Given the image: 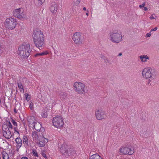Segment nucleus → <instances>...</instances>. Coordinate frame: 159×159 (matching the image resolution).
Segmentation results:
<instances>
[{"mask_svg":"<svg viewBox=\"0 0 159 159\" xmlns=\"http://www.w3.org/2000/svg\"><path fill=\"white\" fill-rule=\"evenodd\" d=\"M151 32H149V33H147L146 35V36L147 37H149L151 36Z\"/></svg>","mask_w":159,"mask_h":159,"instance_id":"obj_41","label":"nucleus"},{"mask_svg":"<svg viewBox=\"0 0 159 159\" xmlns=\"http://www.w3.org/2000/svg\"><path fill=\"white\" fill-rule=\"evenodd\" d=\"M58 9V5L55 2H52L50 9L51 11L53 13H55L57 12Z\"/></svg>","mask_w":159,"mask_h":159,"instance_id":"obj_13","label":"nucleus"},{"mask_svg":"<svg viewBox=\"0 0 159 159\" xmlns=\"http://www.w3.org/2000/svg\"><path fill=\"white\" fill-rule=\"evenodd\" d=\"M42 155L45 158H47V157H46V154L45 153H42Z\"/></svg>","mask_w":159,"mask_h":159,"instance_id":"obj_43","label":"nucleus"},{"mask_svg":"<svg viewBox=\"0 0 159 159\" xmlns=\"http://www.w3.org/2000/svg\"><path fill=\"white\" fill-rule=\"evenodd\" d=\"M157 75L155 70L151 68H144L142 71V75L144 78L146 79L151 78L154 79Z\"/></svg>","mask_w":159,"mask_h":159,"instance_id":"obj_3","label":"nucleus"},{"mask_svg":"<svg viewBox=\"0 0 159 159\" xmlns=\"http://www.w3.org/2000/svg\"><path fill=\"white\" fill-rule=\"evenodd\" d=\"M74 87L75 88L76 92L79 93H87L88 90L85 89V85L80 82H75L74 85Z\"/></svg>","mask_w":159,"mask_h":159,"instance_id":"obj_9","label":"nucleus"},{"mask_svg":"<svg viewBox=\"0 0 159 159\" xmlns=\"http://www.w3.org/2000/svg\"><path fill=\"white\" fill-rule=\"evenodd\" d=\"M157 27H156L154 29H152L151 30V31H155L157 30Z\"/></svg>","mask_w":159,"mask_h":159,"instance_id":"obj_39","label":"nucleus"},{"mask_svg":"<svg viewBox=\"0 0 159 159\" xmlns=\"http://www.w3.org/2000/svg\"><path fill=\"white\" fill-rule=\"evenodd\" d=\"M83 10H84V11H85L86 10V8L85 7H84L83 8Z\"/></svg>","mask_w":159,"mask_h":159,"instance_id":"obj_51","label":"nucleus"},{"mask_svg":"<svg viewBox=\"0 0 159 159\" xmlns=\"http://www.w3.org/2000/svg\"><path fill=\"white\" fill-rule=\"evenodd\" d=\"M15 140L17 143L16 148L17 151H18L19 149L22 146V140L19 136L15 139Z\"/></svg>","mask_w":159,"mask_h":159,"instance_id":"obj_15","label":"nucleus"},{"mask_svg":"<svg viewBox=\"0 0 159 159\" xmlns=\"http://www.w3.org/2000/svg\"><path fill=\"white\" fill-rule=\"evenodd\" d=\"M122 55V53L121 52H120V53H119L118 55V56H121V55Z\"/></svg>","mask_w":159,"mask_h":159,"instance_id":"obj_50","label":"nucleus"},{"mask_svg":"<svg viewBox=\"0 0 159 159\" xmlns=\"http://www.w3.org/2000/svg\"><path fill=\"white\" fill-rule=\"evenodd\" d=\"M72 39L76 44H80L84 41V38L80 32H76L73 35Z\"/></svg>","mask_w":159,"mask_h":159,"instance_id":"obj_7","label":"nucleus"},{"mask_svg":"<svg viewBox=\"0 0 159 159\" xmlns=\"http://www.w3.org/2000/svg\"><path fill=\"white\" fill-rule=\"evenodd\" d=\"M149 18L151 20L154 19H155V18L152 16H152L149 17Z\"/></svg>","mask_w":159,"mask_h":159,"instance_id":"obj_45","label":"nucleus"},{"mask_svg":"<svg viewBox=\"0 0 159 159\" xmlns=\"http://www.w3.org/2000/svg\"><path fill=\"white\" fill-rule=\"evenodd\" d=\"M140 58L141 59V61L143 62L147 61V59H149V57L147 55H143V56H140Z\"/></svg>","mask_w":159,"mask_h":159,"instance_id":"obj_20","label":"nucleus"},{"mask_svg":"<svg viewBox=\"0 0 159 159\" xmlns=\"http://www.w3.org/2000/svg\"><path fill=\"white\" fill-rule=\"evenodd\" d=\"M2 158L3 159H8L9 158L8 155L7 153L3 154Z\"/></svg>","mask_w":159,"mask_h":159,"instance_id":"obj_30","label":"nucleus"},{"mask_svg":"<svg viewBox=\"0 0 159 159\" xmlns=\"http://www.w3.org/2000/svg\"><path fill=\"white\" fill-rule=\"evenodd\" d=\"M2 129L3 132L11 131L10 130L9 128H7V125H6L5 124H3L2 126Z\"/></svg>","mask_w":159,"mask_h":159,"instance_id":"obj_22","label":"nucleus"},{"mask_svg":"<svg viewBox=\"0 0 159 159\" xmlns=\"http://www.w3.org/2000/svg\"><path fill=\"white\" fill-rule=\"evenodd\" d=\"M21 159H28V158L25 157H22Z\"/></svg>","mask_w":159,"mask_h":159,"instance_id":"obj_46","label":"nucleus"},{"mask_svg":"<svg viewBox=\"0 0 159 159\" xmlns=\"http://www.w3.org/2000/svg\"><path fill=\"white\" fill-rule=\"evenodd\" d=\"M120 152L123 154L131 155L133 154L134 152V149L130 148L128 147H124L120 149Z\"/></svg>","mask_w":159,"mask_h":159,"instance_id":"obj_11","label":"nucleus"},{"mask_svg":"<svg viewBox=\"0 0 159 159\" xmlns=\"http://www.w3.org/2000/svg\"><path fill=\"white\" fill-rule=\"evenodd\" d=\"M11 122L14 125H15L16 126L17 125V122L15 120H14L13 119H11Z\"/></svg>","mask_w":159,"mask_h":159,"instance_id":"obj_31","label":"nucleus"},{"mask_svg":"<svg viewBox=\"0 0 159 159\" xmlns=\"http://www.w3.org/2000/svg\"><path fill=\"white\" fill-rule=\"evenodd\" d=\"M28 121L30 124L33 125V127L35 128V125L37 124L36 121V120L34 116H30L28 119Z\"/></svg>","mask_w":159,"mask_h":159,"instance_id":"obj_16","label":"nucleus"},{"mask_svg":"<svg viewBox=\"0 0 159 159\" xmlns=\"http://www.w3.org/2000/svg\"><path fill=\"white\" fill-rule=\"evenodd\" d=\"M60 151L61 153L66 157L75 153V151L73 149L69 148L68 146L65 143L61 145Z\"/></svg>","mask_w":159,"mask_h":159,"instance_id":"obj_4","label":"nucleus"},{"mask_svg":"<svg viewBox=\"0 0 159 159\" xmlns=\"http://www.w3.org/2000/svg\"><path fill=\"white\" fill-rule=\"evenodd\" d=\"M52 123L53 125L57 128L62 127L64 125L63 119L61 116H59L53 118Z\"/></svg>","mask_w":159,"mask_h":159,"instance_id":"obj_8","label":"nucleus"},{"mask_svg":"<svg viewBox=\"0 0 159 159\" xmlns=\"http://www.w3.org/2000/svg\"><path fill=\"white\" fill-rule=\"evenodd\" d=\"M3 136L7 139H10L12 136L11 131L3 132Z\"/></svg>","mask_w":159,"mask_h":159,"instance_id":"obj_18","label":"nucleus"},{"mask_svg":"<svg viewBox=\"0 0 159 159\" xmlns=\"http://www.w3.org/2000/svg\"><path fill=\"white\" fill-rule=\"evenodd\" d=\"M23 123H24V124H25V122H23Z\"/></svg>","mask_w":159,"mask_h":159,"instance_id":"obj_53","label":"nucleus"},{"mask_svg":"<svg viewBox=\"0 0 159 159\" xmlns=\"http://www.w3.org/2000/svg\"><path fill=\"white\" fill-rule=\"evenodd\" d=\"M17 22L14 19L11 17L7 18L5 23L6 28L12 30L15 28Z\"/></svg>","mask_w":159,"mask_h":159,"instance_id":"obj_6","label":"nucleus"},{"mask_svg":"<svg viewBox=\"0 0 159 159\" xmlns=\"http://www.w3.org/2000/svg\"><path fill=\"white\" fill-rule=\"evenodd\" d=\"M42 139H41L42 140H41L40 139L39 140V145L40 147H43L45 145V142Z\"/></svg>","mask_w":159,"mask_h":159,"instance_id":"obj_25","label":"nucleus"},{"mask_svg":"<svg viewBox=\"0 0 159 159\" xmlns=\"http://www.w3.org/2000/svg\"><path fill=\"white\" fill-rule=\"evenodd\" d=\"M40 56H41L40 53H37L34 55V56L35 57H39Z\"/></svg>","mask_w":159,"mask_h":159,"instance_id":"obj_40","label":"nucleus"},{"mask_svg":"<svg viewBox=\"0 0 159 159\" xmlns=\"http://www.w3.org/2000/svg\"><path fill=\"white\" fill-rule=\"evenodd\" d=\"M19 89H20V92L24 91L22 83L20 82L17 83Z\"/></svg>","mask_w":159,"mask_h":159,"instance_id":"obj_26","label":"nucleus"},{"mask_svg":"<svg viewBox=\"0 0 159 159\" xmlns=\"http://www.w3.org/2000/svg\"><path fill=\"white\" fill-rule=\"evenodd\" d=\"M14 112L15 113H17V111L16 110V109L15 108H14Z\"/></svg>","mask_w":159,"mask_h":159,"instance_id":"obj_47","label":"nucleus"},{"mask_svg":"<svg viewBox=\"0 0 159 159\" xmlns=\"http://www.w3.org/2000/svg\"><path fill=\"white\" fill-rule=\"evenodd\" d=\"M32 134V136L34 138H35V139H37L38 140H39L41 138H42L43 139H46L48 141V139H47L45 138L43 136H41L39 134V133L38 132H33Z\"/></svg>","mask_w":159,"mask_h":159,"instance_id":"obj_14","label":"nucleus"},{"mask_svg":"<svg viewBox=\"0 0 159 159\" xmlns=\"http://www.w3.org/2000/svg\"><path fill=\"white\" fill-rule=\"evenodd\" d=\"M3 51V48L2 47V46L0 44V54L2 53Z\"/></svg>","mask_w":159,"mask_h":159,"instance_id":"obj_34","label":"nucleus"},{"mask_svg":"<svg viewBox=\"0 0 159 159\" xmlns=\"http://www.w3.org/2000/svg\"><path fill=\"white\" fill-rule=\"evenodd\" d=\"M80 1V0H73V2L72 3V5H73V6L72 7V8H74L75 6H76L77 5H78Z\"/></svg>","mask_w":159,"mask_h":159,"instance_id":"obj_21","label":"nucleus"},{"mask_svg":"<svg viewBox=\"0 0 159 159\" xmlns=\"http://www.w3.org/2000/svg\"><path fill=\"white\" fill-rule=\"evenodd\" d=\"M109 34L110 40L112 42L118 43L122 41V37L121 34L113 31L109 33Z\"/></svg>","mask_w":159,"mask_h":159,"instance_id":"obj_5","label":"nucleus"},{"mask_svg":"<svg viewBox=\"0 0 159 159\" xmlns=\"http://www.w3.org/2000/svg\"><path fill=\"white\" fill-rule=\"evenodd\" d=\"M3 105L5 106V109H6V110H7L8 108V106L7 105H6V104H5V102H4V103H3Z\"/></svg>","mask_w":159,"mask_h":159,"instance_id":"obj_44","label":"nucleus"},{"mask_svg":"<svg viewBox=\"0 0 159 159\" xmlns=\"http://www.w3.org/2000/svg\"><path fill=\"white\" fill-rule=\"evenodd\" d=\"M104 60V62L105 63H107L108 62L109 63V61L108 59L106 57V58H105Z\"/></svg>","mask_w":159,"mask_h":159,"instance_id":"obj_36","label":"nucleus"},{"mask_svg":"<svg viewBox=\"0 0 159 159\" xmlns=\"http://www.w3.org/2000/svg\"><path fill=\"white\" fill-rule=\"evenodd\" d=\"M29 107L30 109L32 110L33 108V105L31 104V103H30Z\"/></svg>","mask_w":159,"mask_h":159,"instance_id":"obj_38","label":"nucleus"},{"mask_svg":"<svg viewBox=\"0 0 159 159\" xmlns=\"http://www.w3.org/2000/svg\"><path fill=\"white\" fill-rule=\"evenodd\" d=\"M100 57L101 58H102L103 59H105L106 57L104 55L102 54H101Z\"/></svg>","mask_w":159,"mask_h":159,"instance_id":"obj_37","label":"nucleus"},{"mask_svg":"<svg viewBox=\"0 0 159 159\" xmlns=\"http://www.w3.org/2000/svg\"><path fill=\"white\" fill-rule=\"evenodd\" d=\"M48 113L47 111H44L42 113L41 116L43 117L46 118L48 116Z\"/></svg>","mask_w":159,"mask_h":159,"instance_id":"obj_28","label":"nucleus"},{"mask_svg":"<svg viewBox=\"0 0 159 159\" xmlns=\"http://www.w3.org/2000/svg\"><path fill=\"white\" fill-rule=\"evenodd\" d=\"M14 129L15 131L16 132L19 134V135L20 134H19V132L18 131L16 130V128L14 127Z\"/></svg>","mask_w":159,"mask_h":159,"instance_id":"obj_42","label":"nucleus"},{"mask_svg":"<svg viewBox=\"0 0 159 159\" xmlns=\"http://www.w3.org/2000/svg\"><path fill=\"white\" fill-rule=\"evenodd\" d=\"M34 129H35L36 130V129H35V128H34ZM37 130H38V129H37Z\"/></svg>","mask_w":159,"mask_h":159,"instance_id":"obj_54","label":"nucleus"},{"mask_svg":"<svg viewBox=\"0 0 159 159\" xmlns=\"http://www.w3.org/2000/svg\"><path fill=\"white\" fill-rule=\"evenodd\" d=\"M30 45L25 43L20 45L18 48V54L22 59H26L31 52L30 50Z\"/></svg>","mask_w":159,"mask_h":159,"instance_id":"obj_2","label":"nucleus"},{"mask_svg":"<svg viewBox=\"0 0 159 159\" xmlns=\"http://www.w3.org/2000/svg\"><path fill=\"white\" fill-rule=\"evenodd\" d=\"M34 42L38 48L43 47L45 44L44 35L38 28L34 29L32 35Z\"/></svg>","mask_w":159,"mask_h":159,"instance_id":"obj_1","label":"nucleus"},{"mask_svg":"<svg viewBox=\"0 0 159 159\" xmlns=\"http://www.w3.org/2000/svg\"><path fill=\"white\" fill-rule=\"evenodd\" d=\"M20 8L16 9L14 12L13 15L15 17L21 19H23L25 17V16L23 14L20 13Z\"/></svg>","mask_w":159,"mask_h":159,"instance_id":"obj_12","label":"nucleus"},{"mask_svg":"<svg viewBox=\"0 0 159 159\" xmlns=\"http://www.w3.org/2000/svg\"><path fill=\"white\" fill-rule=\"evenodd\" d=\"M45 1V0H34V2L36 6L41 5Z\"/></svg>","mask_w":159,"mask_h":159,"instance_id":"obj_19","label":"nucleus"},{"mask_svg":"<svg viewBox=\"0 0 159 159\" xmlns=\"http://www.w3.org/2000/svg\"><path fill=\"white\" fill-rule=\"evenodd\" d=\"M48 53V52L47 51L45 52H42L41 53H40L41 56H43L44 55H46Z\"/></svg>","mask_w":159,"mask_h":159,"instance_id":"obj_33","label":"nucleus"},{"mask_svg":"<svg viewBox=\"0 0 159 159\" xmlns=\"http://www.w3.org/2000/svg\"><path fill=\"white\" fill-rule=\"evenodd\" d=\"M86 15L88 16L89 15V11H87V12L86 13Z\"/></svg>","mask_w":159,"mask_h":159,"instance_id":"obj_49","label":"nucleus"},{"mask_svg":"<svg viewBox=\"0 0 159 159\" xmlns=\"http://www.w3.org/2000/svg\"><path fill=\"white\" fill-rule=\"evenodd\" d=\"M144 7V11H147V10H148V8H147V7Z\"/></svg>","mask_w":159,"mask_h":159,"instance_id":"obj_48","label":"nucleus"},{"mask_svg":"<svg viewBox=\"0 0 159 159\" xmlns=\"http://www.w3.org/2000/svg\"><path fill=\"white\" fill-rule=\"evenodd\" d=\"M90 157L89 159H102L99 155L97 153L93 154L91 152L90 153Z\"/></svg>","mask_w":159,"mask_h":159,"instance_id":"obj_17","label":"nucleus"},{"mask_svg":"<svg viewBox=\"0 0 159 159\" xmlns=\"http://www.w3.org/2000/svg\"><path fill=\"white\" fill-rule=\"evenodd\" d=\"M67 94L65 92H61L60 93V98L61 100L66 99L67 97Z\"/></svg>","mask_w":159,"mask_h":159,"instance_id":"obj_24","label":"nucleus"},{"mask_svg":"<svg viewBox=\"0 0 159 159\" xmlns=\"http://www.w3.org/2000/svg\"><path fill=\"white\" fill-rule=\"evenodd\" d=\"M6 125H7V128H8L9 129H12V125L10 121H7L6 124Z\"/></svg>","mask_w":159,"mask_h":159,"instance_id":"obj_27","label":"nucleus"},{"mask_svg":"<svg viewBox=\"0 0 159 159\" xmlns=\"http://www.w3.org/2000/svg\"><path fill=\"white\" fill-rule=\"evenodd\" d=\"M95 116L98 120L104 119L106 117V112L102 109H99L95 112Z\"/></svg>","mask_w":159,"mask_h":159,"instance_id":"obj_10","label":"nucleus"},{"mask_svg":"<svg viewBox=\"0 0 159 159\" xmlns=\"http://www.w3.org/2000/svg\"><path fill=\"white\" fill-rule=\"evenodd\" d=\"M145 6V2H144L142 5H140L139 6V7L140 8H142V7H144Z\"/></svg>","mask_w":159,"mask_h":159,"instance_id":"obj_35","label":"nucleus"},{"mask_svg":"<svg viewBox=\"0 0 159 159\" xmlns=\"http://www.w3.org/2000/svg\"><path fill=\"white\" fill-rule=\"evenodd\" d=\"M125 159V158H121V159Z\"/></svg>","mask_w":159,"mask_h":159,"instance_id":"obj_52","label":"nucleus"},{"mask_svg":"<svg viewBox=\"0 0 159 159\" xmlns=\"http://www.w3.org/2000/svg\"><path fill=\"white\" fill-rule=\"evenodd\" d=\"M25 95L26 100L27 101H29L30 100V98L29 97L28 94V93H25Z\"/></svg>","mask_w":159,"mask_h":159,"instance_id":"obj_32","label":"nucleus"},{"mask_svg":"<svg viewBox=\"0 0 159 159\" xmlns=\"http://www.w3.org/2000/svg\"><path fill=\"white\" fill-rule=\"evenodd\" d=\"M23 143L25 146H26L28 145V139L26 136L24 135L23 138Z\"/></svg>","mask_w":159,"mask_h":159,"instance_id":"obj_23","label":"nucleus"},{"mask_svg":"<svg viewBox=\"0 0 159 159\" xmlns=\"http://www.w3.org/2000/svg\"><path fill=\"white\" fill-rule=\"evenodd\" d=\"M32 153L33 155L35 157H38V153L35 149H33L32 150Z\"/></svg>","mask_w":159,"mask_h":159,"instance_id":"obj_29","label":"nucleus"}]
</instances>
